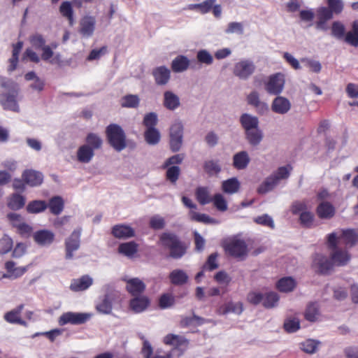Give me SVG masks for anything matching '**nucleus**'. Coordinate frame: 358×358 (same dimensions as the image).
Masks as SVG:
<instances>
[{
    "label": "nucleus",
    "mask_w": 358,
    "mask_h": 358,
    "mask_svg": "<svg viewBox=\"0 0 358 358\" xmlns=\"http://www.w3.org/2000/svg\"><path fill=\"white\" fill-rule=\"evenodd\" d=\"M0 86L7 92L0 94V104L4 110L20 113L18 104L20 87L18 85L9 79L0 76Z\"/></svg>",
    "instance_id": "f257e3e1"
},
{
    "label": "nucleus",
    "mask_w": 358,
    "mask_h": 358,
    "mask_svg": "<svg viewBox=\"0 0 358 358\" xmlns=\"http://www.w3.org/2000/svg\"><path fill=\"white\" fill-rule=\"evenodd\" d=\"M102 291L103 294L98 298L95 308L101 314L110 315L112 313L113 306L121 302V293L110 284L103 285Z\"/></svg>",
    "instance_id": "f03ea898"
},
{
    "label": "nucleus",
    "mask_w": 358,
    "mask_h": 358,
    "mask_svg": "<svg viewBox=\"0 0 358 358\" xmlns=\"http://www.w3.org/2000/svg\"><path fill=\"white\" fill-rule=\"evenodd\" d=\"M162 245L169 250V255L173 259H180L185 255L187 246L179 237L171 232H164L160 236Z\"/></svg>",
    "instance_id": "7ed1b4c3"
},
{
    "label": "nucleus",
    "mask_w": 358,
    "mask_h": 358,
    "mask_svg": "<svg viewBox=\"0 0 358 358\" xmlns=\"http://www.w3.org/2000/svg\"><path fill=\"white\" fill-rule=\"evenodd\" d=\"M106 134L110 145L117 152H121L127 146L126 134L117 124H110L106 129Z\"/></svg>",
    "instance_id": "20e7f679"
},
{
    "label": "nucleus",
    "mask_w": 358,
    "mask_h": 358,
    "mask_svg": "<svg viewBox=\"0 0 358 358\" xmlns=\"http://www.w3.org/2000/svg\"><path fill=\"white\" fill-rule=\"evenodd\" d=\"M184 127L179 120H175L169 129V145L172 152L179 151L183 142Z\"/></svg>",
    "instance_id": "39448f33"
},
{
    "label": "nucleus",
    "mask_w": 358,
    "mask_h": 358,
    "mask_svg": "<svg viewBox=\"0 0 358 358\" xmlns=\"http://www.w3.org/2000/svg\"><path fill=\"white\" fill-rule=\"evenodd\" d=\"M264 84V90L268 94L278 96L285 87V76L281 73L272 74L268 77Z\"/></svg>",
    "instance_id": "423d86ee"
},
{
    "label": "nucleus",
    "mask_w": 358,
    "mask_h": 358,
    "mask_svg": "<svg viewBox=\"0 0 358 358\" xmlns=\"http://www.w3.org/2000/svg\"><path fill=\"white\" fill-rule=\"evenodd\" d=\"M254 62L248 59H243L236 62L233 68V74L240 80H248L255 71Z\"/></svg>",
    "instance_id": "0eeeda50"
},
{
    "label": "nucleus",
    "mask_w": 358,
    "mask_h": 358,
    "mask_svg": "<svg viewBox=\"0 0 358 358\" xmlns=\"http://www.w3.org/2000/svg\"><path fill=\"white\" fill-rule=\"evenodd\" d=\"M91 317L92 314L90 313L66 312L59 317L58 323L60 326H64L67 324L78 325L85 323Z\"/></svg>",
    "instance_id": "6e6552de"
},
{
    "label": "nucleus",
    "mask_w": 358,
    "mask_h": 358,
    "mask_svg": "<svg viewBox=\"0 0 358 358\" xmlns=\"http://www.w3.org/2000/svg\"><path fill=\"white\" fill-rule=\"evenodd\" d=\"M81 231V228L74 229L65 240V258L66 259H71L73 257V252L80 248Z\"/></svg>",
    "instance_id": "1a4fd4ad"
},
{
    "label": "nucleus",
    "mask_w": 358,
    "mask_h": 358,
    "mask_svg": "<svg viewBox=\"0 0 358 358\" xmlns=\"http://www.w3.org/2000/svg\"><path fill=\"white\" fill-rule=\"evenodd\" d=\"M226 251L236 258L244 259L248 254V248L245 242L241 239H234L225 246Z\"/></svg>",
    "instance_id": "9d476101"
},
{
    "label": "nucleus",
    "mask_w": 358,
    "mask_h": 358,
    "mask_svg": "<svg viewBox=\"0 0 358 358\" xmlns=\"http://www.w3.org/2000/svg\"><path fill=\"white\" fill-rule=\"evenodd\" d=\"M317 272L323 275L329 274L335 266L331 259L321 254H316L313 262Z\"/></svg>",
    "instance_id": "9b49d317"
},
{
    "label": "nucleus",
    "mask_w": 358,
    "mask_h": 358,
    "mask_svg": "<svg viewBox=\"0 0 358 358\" xmlns=\"http://www.w3.org/2000/svg\"><path fill=\"white\" fill-rule=\"evenodd\" d=\"M95 27V17L92 15H85L80 20L79 33L83 38H90L94 34Z\"/></svg>",
    "instance_id": "f8f14e48"
},
{
    "label": "nucleus",
    "mask_w": 358,
    "mask_h": 358,
    "mask_svg": "<svg viewBox=\"0 0 358 358\" xmlns=\"http://www.w3.org/2000/svg\"><path fill=\"white\" fill-rule=\"evenodd\" d=\"M316 17L317 20L315 23V28L321 31L328 30L327 21L333 18L332 11L327 7H320L316 10Z\"/></svg>",
    "instance_id": "ddd939ff"
},
{
    "label": "nucleus",
    "mask_w": 358,
    "mask_h": 358,
    "mask_svg": "<svg viewBox=\"0 0 358 358\" xmlns=\"http://www.w3.org/2000/svg\"><path fill=\"white\" fill-rule=\"evenodd\" d=\"M292 104L290 101L282 96H277L272 101L271 108V110L279 115L287 114L291 109Z\"/></svg>",
    "instance_id": "4468645a"
},
{
    "label": "nucleus",
    "mask_w": 358,
    "mask_h": 358,
    "mask_svg": "<svg viewBox=\"0 0 358 358\" xmlns=\"http://www.w3.org/2000/svg\"><path fill=\"white\" fill-rule=\"evenodd\" d=\"M330 257L335 266H344L350 261L351 255L348 250L338 248L331 251Z\"/></svg>",
    "instance_id": "2eb2a0df"
},
{
    "label": "nucleus",
    "mask_w": 358,
    "mask_h": 358,
    "mask_svg": "<svg viewBox=\"0 0 358 358\" xmlns=\"http://www.w3.org/2000/svg\"><path fill=\"white\" fill-rule=\"evenodd\" d=\"M33 238L34 241L40 246L46 247L51 245L55 239V234L48 229H41L36 231Z\"/></svg>",
    "instance_id": "dca6fc26"
},
{
    "label": "nucleus",
    "mask_w": 358,
    "mask_h": 358,
    "mask_svg": "<svg viewBox=\"0 0 358 358\" xmlns=\"http://www.w3.org/2000/svg\"><path fill=\"white\" fill-rule=\"evenodd\" d=\"M152 76L157 85H166L171 78V71L165 66H160L152 70Z\"/></svg>",
    "instance_id": "f3484780"
},
{
    "label": "nucleus",
    "mask_w": 358,
    "mask_h": 358,
    "mask_svg": "<svg viewBox=\"0 0 358 358\" xmlns=\"http://www.w3.org/2000/svg\"><path fill=\"white\" fill-rule=\"evenodd\" d=\"M127 282V291L134 296H139L145 289V284L139 278L124 279Z\"/></svg>",
    "instance_id": "a211bd4d"
},
{
    "label": "nucleus",
    "mask_w": 358,
    "mask_h": 358,
    "mask_svg": "<svg viewBox=\"0 0 358 358\" xmlns=\"http://www.w3.org/2000/svg\"><path fill=\"white\" fill-rule=\"evenodd\" d=\"M93 283V279L88 275L79 278L73 279L71 283L70 289L73 292H82L87 289Z\"/></svg>",
    "instance_id": "6ab92c4d"
},
{
    "label": "nucleus",
    "mask_w": 358,
    "mask_h": 358,
    "mask_svg": "<svg viewBox=\"0 0 358 358\" xmlns=\"http://www.w3.org/2000/svg\"><path fill=\"white\" fill-rule=\"evenodd\" d=\"M240 124L244 132L259 127V121L257 117L250 113H243L239 118Z\"/></svg>",
    "instance_id": "aec40b11"
},
{
    "label": "nucleus",
    "mask_w": 358,
    "mask_h": 358,
    "mask_svg": "<svg viewBox=\"0 0 358 358\" xmlns=\"http://www.w3.org/2000/svg\"><path fill=\"white\" fill-rule=\"evenodd\" d=\"M22 178L27 185L35 187L40 185L43 180V176L41 172L34 170H26L22 173Z\"/></svg>",
    "instance_id": "412c9836"
},
{
    "label": "nucleus",
    "mask_w": 358,
    "mask_h": 358,
    "mask_svg": "<svg viewBox=\"0 0 358 358\" xmlns=\"http://www.w3.org/2000/svg\"><path fill=\"white\" fill-rule=\"evenodd\" d=\"M150 305V300L145 296H136L130 300L129 307L136 313L145 311Z\"/></svg>",
    "instance_id": "4be33fe9"
},
{
    "label": "nucleus",
    "mask_w": 358,
    "mask_h": 358,
    "mask_svg": "<svg viewBox=\"0 0 358 358\" xmlns=\"http://www.w3.org/2000/svg\"><path fill=\"white\" fill-rule=\"evenodd\" d=\"M112 234L117 238L126 239L134 236L133 228L125 224H117L112 229Z\"/></svg>",
    "instance_id": "5701e85b"
},
{
    "label": "nucleus",
    "mask_w": 358,
    "mask_h": 358,
    "mask_svg": "<svg viewBox=\"0 0 358 358\" xmlns=\"http://www.w3.org/2000/svg\"><path fill=\"white\" fill-rule=\"evenodd\" d=\"M166 345H173L176 348H186L189 345V341L183 336L169 334L164 338Z\"/></svg>",
    "instance_id": "b1692460"
},
{
    "label": "nucleus",
    "mask_w": 358,
    "mask_h": 358,
    "mask_svg": "<svg viewBox=\"0 0 358 358\" xmlns=\"http://www.w3.org/2000/svg\"><path fill=\"white\" fill-rule=\"evenodd\" d=\"M171 284L176 286H182L186 284L189 280V276L186 272L182 269H174L169 275Z\"/></svg>",
    "instance_id": "393cba45"
},
{
    "label": "nucleus",
    "mask_w": 358,
    "mask_h": 358,
    "mask_svg": "<svg viewBox=\"0 0 358 358\" xmlns=\"http://www.w3.org/2000/svg\"><path fill=\"white\" fill-rule=\"evenodd\" d=\"M250 162V158L246 151H240L233 157V166L238 170L246 169Z\"/></svg>",
    "instance_id": "a878e982"
},
{
    "label": "nucleus",
    "mask_w": 358,
    "mask_h": 358,
    "mask_svg": "<svg viewBox=\"0 0 358 358\" xmlns=\"http://www.w3.org/2000/svg\"><path fill=\"white\" fill-rule=\"evenodd\" d=\"M94 156V151L85 145V144L80 145L76 152L77 159L79 162L83 164L90 163Z\"/></svg>",
    "instance_id": "bb28decb"
},
{
    "label": "nucleus",
    "mask_w": 358,
    "mask_h": 358,
    "mask_svg": "<svg viewBox=\"0 0 358 358\" xmlns=\"http://www.w3.org/2000/svg\"><path fill=\"white\" fill-rule=\"evenodd\" d=\"M245 139L248 143L253 146H258L263 140L264 134L262 130L259 127L245 132Z\"/></svg>",
    "instance_id": "cd10ccee"
},
{
    "label": "nucleus",
    "mask_w": 358,
    "mask_h": 358,
    "mask_svg": "<svg viewBox=\"0 0 358 358\" xmlns=\"http://www.w3.org/2000/svg\"><path fill=\"white\" fill-rule=\"evenodd\" d=\"M243 310V307L242 303L230 301L221 306L218 310V313L220 315H227L229 313L241 315Z\"/></svg>",
    "instance_id": "c85d7f7f"
},
{
    "label": "nucleus",
    "mask_w": 358,
    "mask_h": 358,
    "mask_svg": "<svg viewBox=\"0 0 358 358\" xmlns=\"http://www.w3.org/2000/svg\"><path fill=\"white\" fill-rule=\"evenodd\" d=\"M180 99L178 95L171 91L164 93V106L170 110H174L179 107Z\"/></svg>",
    "instance_id": "c756f323"
},
{
    "label": "nucleus",
    "mask_w": 358,
    "mask_h": 358,
    "mask_svg": "<svg viewBox=\"0 0 358 358\" xmlns=\"http://www.w3.org/2000/svg\"><path fill=\"white\" fill-rule=\"evenodd\" d=\"M189 66V59L184 55L177 56L171 62V69L175 73L186 71Z\"/></svg>",
    "instance_id": "7c9ffc66"
},
{
    "label": "nucleus",
    "mask_w": 358,
    "mask_h": 358,
    "mask_svg": "<svg viewBox=\"0 0 358 358\" xmlns=\"http://www.w3.org/2000/svg\"><path fill=\"white\" fill-rule=\"evenodd\" d=\"M317 213L320 218L329 219L334 215L335 208L330 203L324 201L317 206Z\"/></svg>",
    "instance_id": "2f4dec72"
},
{
    "label": "nucleus",
    "mask_w": 358,
    "mask_h": 358,
    "mask_svg": "<svg viewBox=\"0 0 358 358\" xmlns=\"http://www.w3.org/2000/svg\"><path fill=\"white\" fill-rule=\"evenodd\" d=\"M196 199L201 205H206L213 201L210 192L207 187H199L195 191Z\"/></svg>",
    "instance_id": "473e14b6"
},
{
    "label": "nucleus",
    "mask_w": 358,
    "mask_h": 358,
    "mask_svg": "<svg viewBox=\"0 0 358 358\" xmlns=\"http://www.w3.org/2000/svg\"><path fill=\"white\" fill-rule=\"evenodd\" d=\"M48 204L50 211L55 215H59L64 210V201L59 196L52 197Z\"/></svg>",
    "instance_id": "72a5a7b5"
},
{
    "label": "nucleus",
    "mask_w": 358,
    "mask_h": 358,
    "mask_svg": "<svg viewBox=\"0 0 358 358\" xmlns=\"http://www.w3.org/2000/svg\"><path fill=\"white\" fill-rule=\"evenodd\" d=\"M25 201L26 199L24 196L14 193L8 199L7 206L13 210H17L24 207Z\"/></svg>",
    "instance_id": "f704fd0d"
},
{
    "label": "nucleus",
    "mask_w": 358,
    "mask_h": 358,
    "mask_svg": "<svg viewBox=\"0 0 358 358\" xmlns=\"http://www.w3.org/2000/svg\"><path fill=\"white\" fill-rule=\"evenodd\" d=\"M278 184L279 182L277 180L276 178L271 174L259 185L257 192L259 194H266L273 190Z\"/></svg>",
    "instance_id": "c9c22d12"
},
{
    "label": "nucleus",
    "mask_w": 358,
    "mask_h": 358,
    "mask_svg": "<svg viewBox=\"0 0 358 358\" xmlns=\"http://www.w3.org/2000/svg\"><path fill=\"white\" fill-rule=\"evenodd\" d=\"M346 247L352 248L358 242V234L353 229L343 230L340 237Z\"/></svg>",
    "instance_id": "e433bc0d"
},
{
    "label": "nucleus",
    "mask_w": 358,
    "mask_h": 358,
    "mask_svg": "<svg viewBox=\"0 0 358 358\" xmlns=\"http://www.w3.org/2000/svg\"><path fill=\"white\" fill-rule=\"evenodd\" d=\"M240 185L241 184L236 178H231L222 182V189L227 194H232L239 190Z\"/></svg>",
    "instance_id": "4c0bfd02"
},
{
    "label": "nucleus",
    "mask_w": 358,
    "mask_h": 358,
    "mask_svg": "<svg viewBox=\"0 0 358 358\" xmlns=\"http://www.w3.org/2000/svg\"><path fill=\"white\" fill-rule=\"evenodd\" d=\"M85 145H88L94 151L102 147L103 140L101 136L95 133H89L85 138Z\"/></svg>",
    "instance_id": "58836bf2"
},
{
    "label": "nucleus",
    "mask_w": 358,
    "mask_h": 358,
    "mask_svg": "<svg viewBox=\"0 0 358 358\" xmlns=\"http://www.w3.org/2000/svg\"><path fill=\"white\" fill-rule=\"evenodd\" d=\"M138 251V245L134 241L121 243L118 247V252L126 257H131Z\"/></svg>",
    "instance_id": "ea45409f"
},
{
    "label": "nucleus",
    "mask_w": 358,
    "mask_h": 358,
    "mask_svg": "<svg viewBox=\"0 0 358 358\" xmlns=\"http://www.w3.org/2000/svg\"><path fill=\"white\" fill-rule=\"evenodd\" d=\"M144 138L148 145H155L160 141L161 134L157 128L145 129Z\"/></svg>",
    "instance_id": "a19ab883"
},
{
    "label": "nucleus",
    "mask_w": 358,
    "mask_h": 358,
    "mask_svg": "<svg viewBox=\"0 0 358 358\" xmlns=\"http://www.w3.org/2000/svg\"><path fill=\"white\" fill-rule=\"evenodd\" d=\"M48 208V204L45 201L34 200L28 203L27 211L29 213L37 214L45 211Z\"/></svg>",
    "instance_id": "79ce46f5"
},
{
    "label": "nucleus",
    "mask_w": 358,
    "mask_h": 358,
    "mask_svg": "<svg viewBox=\"0 0 358 358\" xmlns=\"http://www.w3.org/2000/svg\"><path fill=\"white\" fill-rule=\"evenodd\" d=\"M190 218L192 220L201 222L204 224H217L219 221L210 217L209 215L204 213H199L195 211H190Z\"/></svg>",
    "instance_id": "37998d69"
},
{
    "label": "nucleus",
    "mask_w": 358,
    "mask_h": 358,
    "mask_svg": "<svg viewBox=\"0 0 358 358\" xmlns=\"http://www.w3.org/2000/svg\"><path fill=\"white\" fill-rule=\"evenodd\" d=\"M59 12L62 16L66 17L69 22L70 25H73L74 23L73 18V10L71 2L64 1L62 3L59 7Z\"/></svg>",
    "instance_id": "c03bdc74"
},
{
    "label": "nucleus",
    "mask_w": 358,
    "mask_h": 358,
    "mask_svg": "<svg viewBox=\"0 0 358 358\" xmlns=\"http://www.w3.org/2000/svg\"><path fill=\"white\" fill-rule=\"evenodd\" d=\"M296 285L294 280L291 277H285L277 283L278 289L282 292H289L293 290Z\"/></svg>",
    "instance_id": "a18cd8bd"
},
{
    "label": "nucleus",
    "mask_w": 358,
    "mask_h": 358,
    "mask_svg": "<svg viewBox=\"0 0 358 358\" xmlns=\"http://www.w3.org/2000/svg\"><path fill=\"white\" fill-rule=\"evenodd\" d=\"M279 301V296L275 292H268L264 294L262 305L266 308H272L277 306Z\"/></svg>",
    "instance_id": "49530a36"
},
{
    "label": "nucleus",
    "mask_w": 358,
    "mask_h": 358,
    "mask_svg": "<svg viewBox=\"0 0 358 358\" xmlns=\"http://www.w3.org/2000/svg\"><path fill=\"white\" fill-rule=\"evenodd\" d=\"M320 343L313 339H307L300 343V348L303 352L308 354H313L317 351V347Z\"/></svg>",
    "instance_id": "de8ad7c7"
},
{
    "label": "nucleus",
    "mask_w": 358,
    "mask_h": 358,
    "mask_svg": "<svg viewBox=\"0 0 358 358\" xmlns=\"http://www.w3.org/2000/svg\"><path fill=\"white\" fill-rule=\"evenodd\" d=\"M203 168L208 175L217 174L221 171V166L218 161L208 160L204 163Z\"/></svg>",
    "instance_id": "09e8293b"
},
{
    "label": "nucleus",
    "mask_w": 358,
    "mask_h": 358,
    "mask_svg": "<svg viewBox=\"0 0 358 358\" xmlns=\"http://www.w3.org/2000/svg\"><path fill=\"white\" fill-rule=\"evenodd\" d=\"M139 102L140 99L137 95L129 94L123 97L121 105L125 108H136L139 105Z\"/></svg>",
    "instance_id": "8fccbe9b"
},
{
    "label": "nucleus",
    "mask_w": 358,
    "mask_h": 358,
    "mask_svg": "<svg viewBox=\"0 0 358 358\" xmlns=\"http://www.w3.org/2000/svg\"><path fill=\"white\" fill-rule=\"evenodd\" d=\"M158 117L155 113L151 112L145 115L143 124L146 127V129L156 128L157 124Z\"/></svg>",
    "instance_id": "3c124183"
},
{
    "label": "nucleus",
    "mask_w": 358,
    "mask_h": 358,
    "mask_svg": "<svg viewBox=\"0 0 358 358\" xmlns=\"http://www.w3.org/2000/svg\"><path fill=\"white\" fill-rule=\"evenodd\" d=\"M196 59L199 62L206 65H211L213 63V57L211 54L205 49L200 50L196 53Z\"/></svg>",
    "instance_id": "603ef678"
},
{
    "label": "nucleus",
    "mask_w": 358,
    "mask_h": 358,
    "mask_svg": "<svg viewBox=\"0 0 358 358\" xmlns=\"http://www.w3.org/2000/svg\"><path fill=\"white\" fill-rule=\"evenodd\" d=\"M284 329L288 333H294L300 329V322L298 318H288L284 322Z\"/></svg>",
    "instance_id": "864d4df0"
},
{
    "label": "nucleus",
    "mask_w": 358,
    "mask_h": 358,
    "mask_svg": "<svg viewBox=\"0 0 358 358\" xmlns=\"http://www.w3.org/2000/svg\"><path fill=\"white\" fill-rule=\"evenodd\" d=\"M180 169L177 166L167 167L166 172V179L171 183L175 184L179 178Z\"/></svg>",
    "instance_id": "5fc2aeb1"
},
{
    "label": "nucleus",
    "mask_w": 358,
    "mask_h": 358,
    "mask_svg": "<svg viewBox=\"0 0 358 358\" xmlns=\"http://www.w3.org/2000/svg\"><path fill=\"white\" fill-rule=\"evenodd\" d=\"M212 202L218 210L224 212L227 210V203L222 194H215Z\"/></svg>",
    "instance_id": "6e6d98bb"
},
{
    "label": "nucleus",
    "mask_w": 358,
    "mask_h": 358,
    "mask_svg": "<svg viewBox=\"0 0 358 358\" xmlns=\"http://www.w3.org/2000/svg\"><path fill=\"white\" fill-rule=\"evenodd\" d=\"M166 224L165 220L159 215H155L150 217L149 225L150 228L155 230H159L164 228Z\"/></svg>",
    "instance_id": "4d7b16f0"
},
{
    "label": "nucleus",
    "mask_w": 358,
    "mask_h": 358,
    "mask_svg": "<svg viewBox=\"0 0 358 358\" xmlns=\"http://www.w3.org/2000/svg\"><path fill=\"white\" fill-rule=\"evenodd\" d=\"M243 25L241 22H231L228 24L224 31L227 34H237L242 35L243 34Z\"/></svg>",
    "instance_id": "13d9d810"
},
{
    "label": "nucleus",
    "mask_w": 358,
    "mask_h": 358,
    "mask_svg": "<svg viewBox=\"0 0 358 358\" xmlns=\"http://www.w3.org/2000/svg\"><path fill=\"white\" fill-rule=\"evenodd\" d=\"M29 41L32 46L36 49L42 50L45 47V40L43 36L40 34H35L30 36Z\"/></svg>",
    "instance_id": "bf43d9fd"
},
{
    "label": "nucleus",
    "mask_w": 358,
    "mask_h": 358,
    "mask_svg": "<svg viewBox=\"0 0 358 358\" xmlns=\"http://www.w3.org/2000/svg\"><path fill=\"white\" fill-rule=\"evenodd\" d=\"M215 2V0H206L201 3L192 4L189 6L190 8H198L202 13L209 12Z\"/></svg>",
    "instance_id": "052dcab7"
},
{
    "label": "nucleus",
    "mask_w": 358,
    "mask_h": 358,
    "mask_svg": "<svg viewBox=\"0 0 358 358\" xmlns=\"http://www.w3.org/2000/svg\"><path fill=\"white\" fill-rule=\"evenodd\" d=\"M12 248V239L7 235L3 236L0 239V252L1 254H6L11 250Z\"/></svg>",
    "instance_id": "680f3d73"
},
{
    "label": "nucleus",
    "mask_w": 358,
    "mask_h": 358,
    "mask_svg": "<svg viewBox=\"0 0 358 358\" xmlns=\"http://www.w3.org/2000/svg\"><path fill=\"white\" fill-rule=\"evenodd\" d=\"M318 315V309L315 303L310 304L305 312V318L310 322H315Z\"/></svg>",
    "instance_id": "e2e57ef3"
},
{
    "label": "nucleus",
    "mask_w": 358,
    "mask_h": 358,
    "mask_svg": "<svg viewBox=\"0 0 358 358\" xmlns=\"http://www.w3.org/2000/svg\"><path fill=\"white\" fill-rule=\"evenodd\" d=\"M331 34L336 38L341 39L345 34V27L340 22H334L332 24Z\"/></svg>",
    "instance_id": "0e129e2a"
},
{
    "label": "nucleus",
    "mask_w": 358,
    "mask_h": 358,
    "mask_svg": "<svg viewBox=\"0 0 358 358\" xmlns=\"http://www.w3.org/2000/svg\"><path fill=\"white\" fill-rule=\"evenodd\" d=\"M328 8L332 13L339 14L342 12L344 5L342 0H327Z\"/></svg>",
    "instance_id": "69168bd1"
},
{
    "label": "nucleus",
    "mask_w": 358,
    "mask_h": 358,
    "mask_svg": "<svg viewBox=\"0 0 358 358\" xmlns=\"http://www.w3.org/2000/svg\"><path fill=\"white\" fill-rule=\"evenodd\" d=\"M301 62L305 66L310 69L314 73H320L322 69V65L320 62L308 58H303Z\"/></svg>",
    "instance_id": "338daca9"
},
{
    "label": "nucleus",
    "mask_w": 358,
    "mask_h": 358,
    "mask_svg": "<svg viewBox=\"0 0 358 358\" xmlns=\"http://www.w3.org/2000/svg\"><path fill=\"white\" fill-rule=\"evenodd\" d=\"M313 214L309 211H304L300 214V223L306 227H310L313 222Z\"/></svg>",
    "instance_id": "774afa93"
}]
</instances>
